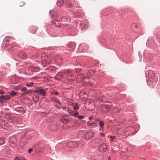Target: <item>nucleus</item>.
<instances>
[{
  "label": "nucleus",
  "mask_w": 160,
  "mask_h": 160,
  "mask_svg": "<svg viewBox=\"0 0 160 160\" xmlns=\"http://www.w3.org/2000/svg\"><path fill=\"white\" fill-rule=\"evenodd\" d=\"M92 118H93V117L92 116H91L89 118V120H92Z\"/></svg>",
  "instance_id": "nucleus-40"
},
{
  "label": "nucleus",
  "mask_w": 160,
  "mask_h": 160,
  "mask_svg": "<svg viewBox=\"0 0 160 160\" xmlns=\"http://www.w3.org/2000/svg\"><path fill=\"white\" fill-rule=\"evenodd\" d=\"M36 69L38 70V68H37Z\"/></svg>",
  "instance_id": "nucleus-47"
},
{
  "label": "nucleus",
  "mask_w": 160,
  "mask_h": 160,
  "mask_svg": "<svg viewBox=\"0 0 160 160\" xmlns=\"http://www.w3.org/2000/svg\"><path fill=\"white\" fill-rule=\"evenodd\" d=\"M37 55L42 59V63L43 64L45 63L46 64H48L51 63L48 56L46 53H42L40 54Z\"/></svg>",
  "instance_id": "nucleus-1"
},
{
  "label": "nucleus",
  "mask_w": 160,
  "mask_h": 160,
  "mask_svg": "<svg viewBox=\"0 0 160 160\" xmlns=\"http://www.w3.org/2000/svg\"><path fill=\"white\" fill-rule=\"evenodd\" d=\"M87 124L89 127L91 128L95 127L97 126V124L93 121H88Z\"/></svg>",
  "instance_id": "nucleus-7"
},
{
  "label": "nucleus",
  "mask_w": 160,
  "mask_h": 160,
  "mask_svg": "<svg viewBox=\"0 0 160 160\" xmlns=\"http://www.w3.org/2000/svg\"><path fill=\"white\" fill-rule=\"evenodd\" d=\"M107 148V146L106 144L103 143L101 144L99 147L98 149L101 152H105Z\"/></svg>",
  "instance_id": "nucleus-4"
},
{
  "label": "nucleus",
  "mask_w": 160,
  "mask_h": 160,
  "mask_svg": "<svg viewBox=\"0 0 160 160\" xmlns=\"http://www.w3.org/2000/svg\"><path fill=\"white\" fill-rule=\"evenodd\" d=\"M33 149L32 148H30L28 150V152L29 153H30L32 151Z\"/></svg>",
  "instance_id": "nucleus-35"
},
{
  "label": "nucleus",
  "mask_w": 160,
  "mask_h": 160,
  "mask_svg": "<svg viewBox=\"0 0 160 160\" xmlns=\"http://www.w3.org/2000/svg\"><path fill=\"white\" fill-rule=\"evenodd\" d=\"M33 83L32 82H27L26 85L27 86L30 87L33 86Z\"/></svg>",
  "instance_id": "nucleus-20"
},
{
  "label": "nucleus",
  "mask_w": 160,
  "mask_h": 160,
  "mask_svg": "<svg viewBox=\"0 0 160 160\" xmlns=\"http://www.w3.org/2000/svg\"><path fill=\"white\" fill-rule=\"evenodd\" d=\"M19 55L23 58H25L27 57V55L23 52H21L19 53Z\"/></svg>",
  "instance_id": "nucleus-14"
},
{
  "label": "nucleus",
  "mask_w": 160,
  "mask_h": 160,
  "mask_svg": "<svg viewBox=\"0 0 160 160\" xmlns=\"http://www.w3.org/2000/svg\"><path fill=\"white\" fill-rule=\"evenodd\" d=\"M78 108L79 107L78 104L76 102H75L73 107V109L75 110H78Z\"/></svg>",
  "instance_id": "nucleus-18"
},
{
  "label": "nucleus",
  "mask_w": 160,
  "mask_h": 160,
  "mask_svg": "<svg viewBox=\"0 0 160 160\" xmlns=\"http://www.w3.org/2000/svg\"><path fill=\"white\" fill-rule=\"evenodd\" d=\"M78 114H79V113L78 112H75V113H71V115H72L75 117H78Z\"/></svg>",
  "instance_id": "nucleus-27"
},
{
  "label": "nucleus",
  "mask_w": 160,
  "mask_h": 160,
  "mask_svg": "<svg viewBox=\"0 0 160 160\" xmlns=\"http://www.w3.org/2000/svg\"><path fill=\"white\" fill-rule=\"evenodd\" d=\"M75 64L76 66H80L79 67H81V64H80L79 62H76L75 63Z\"/></svg>",
  "instance_id": "nucleus-29"
},
{
  "label": "nucleus",
  "mask_w": 160,
  "mask_h": 160,
  "mask_svg": "<svg viewBox=\"0 0 160 160\" xmlns=\"http://www.w3.org/2000/svg\"><path fill=\"white\" fill-rule=\"evenodd\" d=\"M99 125L102 128L104 125V123L102 121H100L99 122Z\"/></svg>",
  "instance_id": "nucleus-23"
},
{
  "label": "nucleus",
  "mask_w": 160,
  "mask_h": 160,
  "mask_svg": "<svg viewBox=\"0 0 160 160\" xmlns=\"http://www.w3.org/2000/svg\"><path fill=\"white\" fill-rule=\"evenodd\" d=\"M62 108L63 109H65L66 108L65 107H62Z\"/></svg>",
  "instance_id": "nucleus-43"
},
{
  "label": "nucleus",
  "mask_w": 160,
  "mask_h": 160,
  "mask_svg": "<svg viewBox=\"0 0 160 160\" xmlns=\"http://www.w3.org/2000/svg\"><path fill=\"white\" fill-rule=\"evenodd\" d=\"M16 94V92L14 91H12L10 92V94L12 96H14Z\"/></svg>",
  "instance_id": "nucleus-26"
},
{
  "label": "nucleus",
  "mask_w": 160,
  "mask_h": 160,
  "mask_svg": "<svg viewBox=\"0 0 160 160\" xmlns=\"http://www.w3.org/2000/svg\"><path fill=\"white\" fill-rule=\"evenodd\" d=\"M75 102H74L73 101H72L70 99L68 100V104L70 105L71 106H73L74 105V103Z\"/></svg>",
  "instance_id": "nucleus-17"
},
{
  "label": "nucleus",
  "mask_w": 160,
  "mask_h": 160,
  "mask_svg": "<svg viewBox=\"0 0 160 160\" xmlns=\"http://www.w3.org/2000/svg\"><path fill=\"white\" fill-rule=\"evenodd\" d=\"M78 118L79 119H82L83 118L84 116L82 115H78Z\"/></svg>",
  "instance_id": "nucleus-33"
},
{
  "label": "nucleus",
  "mask_w": 160,
  "mask_h": 160,
  "mask_svg": "<svg viewBox=\"0 0 160 160\" xmlns=\"http://www.w3.org/2000/svg\"><path fill=\"white\" fill-rule=\"evenodd\" d=\"M54 94L55 95H58V92H54Z\"/></svg>",
  "instance_id": "nucleus-39"
},
{
  "label": "nucleus",
  "mask_w": 160,
  "mask_h": 160,
  "mask_svg": "<svg viewBox=\"0 0 160 160\" xmlns=\"http://www.w3.org/2000/svg\"><path fill=\"white\" fill-rule=\"evenodd\" d=\"M39 98V97L38 95H35V96L33 97V100L35 102H37Z\"/></svg>",
  "instance_id": "nucleus-15"
},
{
  "label": "nucleus",
  "mask_w": 160,
  "mask_h": 160,
  "mask_svg": "<svg viewBox=\"0 0 160 160\" xmlns=\"http://www.w3.org/2000/svg\"><path fill=\"white\" fill-rule=\"evenodd\" d=\"M72 4H70V5H69L68 6L69 7H72Z\"/></svg>",
  "instance_id": "nucleus-42"
},
{
  "label": "nucleus",
  "mask_w": 160,
  "mask_h": 160,
  "mask_svg": "<svg viewBox=\"0 0 160 160\" xmlns=\"http://www.w3.org/2000/svg\"><path fill=\"white\" fill-rule=\"evenodd\" d=\"M16 44L15 43H13V44L12 45V46H16Z\"/></svg>",
  "instance_id": "nucleus-44"
},
{
  "label": "nucleus",
  "mask_w": 160,
  "mask_h": 160,
  "mask_svg": "<svg viewBox=\"0 0 160 160\" xmlns=\"http://www.w3.org/2000/svg\"><path fill=\"white\" fill-rule=\"evenodd\" d=\"M70 72V71L69 70H67L65 72V73L67 75H71V74L70 75H69V73Z\"/></svg>",
  "instance_id": "nucleus-31"
},
{
  "label": "nucleus",
  "mask_w": 160,
  "mask_h": 160,
  "mask_svg": "<svg viewBox=\"0 0 160 160\" xmlns=\"http://www.w3.org/2000/svg\"><path fill=\"white\" fill-rule=\"evenodd\" d=\"M31 92V91H25L22 94V95H26L28 94V93Z\"/></svg>",
  "instance_id": "nucleus-22"
},
{
  "label": "nucleus",
  "mask_w": 160,
  "mask_h": 160,
  "mask_svg": "<svg viewBox=\"0 0 160 160\" xmlns=\"http://www.w3.org/2000/svg\"><path fill=\"white\" fill-rule=\"evenodd\" d=\"M21 160H25V159H23V158H22L21 159Z\"/></svg>",
  "instance_id": "nucleus-45"
},
{
  "label": "nucleus",
  "mask_w": 160,
  "mask_h": 160,
  "mask_svg": "<svg viewBox=\"0 0 160 160\" xmlns=\"http://www.w3.org/2000/svg\"><path fill=\"white\" fill-rule=\"evenodd\" d=\"M18 118L17 117H15L14 116H11L10 118V119L9 120L10 121V122H12L13 123H15L17 121ZM10 122V121H9Z\"/></svg>",
  "instance_id": "nucleus-11"
},
{
  "label": "nucleus",
  "mask_w": 160,
  "mask_h": 160,
  "mask_svg": "<svg viewBox=\"0 0 160 160\" xmlns=\"http://www.w3.org/2000/svg\"><path fill=\"white\" fill-rule=\"evenodd\" d=\"M81 68H80V67H78L75 68L76 71L77 72H79L80 71Z\"/></svg>",
  "instance_id": "nucleus-28"
},
{
  "label": "nucleus",
  "mask_w": 160,
  "mask_h": 160,
  "mask_svg": "<svg viewBox=\"0 0 160 160\" xmlns=\"http://www.w3.org/2000/svg\"><path fill=\"white\" fill-rule=\"evenodd\" d=\"M70 128V126L68 125H64L63 126V128L65 129H68Z\"/></svg>",
  "instance_id": "nucleus-24"
},
{
  "label": "nucleus",
  "mask_w": 160,
  "mask_h": 160,
  "mask_svg": "<svg viewBox=\"0 0 160 160\" xmlns=\"http://www.w3.org/2000/svg\"><path fill=\"white\" fill-rule=\"evenodd\" d=\"M25 5V3L23 2H21L19 3L20 7H22Z\"/></svg>",
  "instance_id": "nucleus-30"
},
{
  "label": "nucleus",
  "mask_w": 160,
  "mask_h": 160,
  "mask_svg": "<svg viewBox=\"0 0 160 160\" xmlns=\"http://www.w3.org/2000/svg\"><path fill=\"white\" fill-rule=\"evenodd\" d=\"M94 132L92 131H90L87 132L84 135L85 138L87 140H88L92 138L94 135Z\"/></svg>",
  "instance_id": "nucleus-3"
},
{
  "label": "nucleus",
  "mask_w": 160,
  "mask_h": 160,
  "mask_svg": "<svg viewBox=\"0 0 160 160\" xmlns=\"http://www.w3.org/2000/svg\"><path fill=\"white\" fill-rule=\"evenodd\" d=\"M61 20L63 22H66L68 21V18L66 16L62 17L61 18Z\"/></svg>",
  "instance_id": "nucleus-19"
},
{
  "label": "nucleus",
  "mask_w": 160,
  "mask_h": 160,
  "mask_svg": "<svg viewBox=\"0 0 160 160\" xmlns=\"http://www.w3.org/2000/svg\"><path fill=\"white\" fill-rule=\"evenodd\" d=\"M51 100L52 102H54L58 103L59 104H61V102L59 101L58 99L54 98H51Z\"/></svg>",
  "instance_id": "nucleus-13"
},
{
  "label": "nucleus",
  "mask_w": 160,
  "mask_h": 160,
  "mask_svg": "<svg viewBox=\"0 0 160 160\" xmlns=\"http://www.w3.org/2000/svg\"><path fill=\"white\" fill-rule=\"evenodd\" d=\"M5 142V140L3 138L0 139V145H2Z\"/></svg>",
  "instance_id": "nucleus-25"
},
{
  "label": "nucleus",
  "mask_w": 160,
  "mask_h": 160,
  "mask_svg": "<svg viewBox=\"0 0 160 160\" xmlns=\"http://www.w3.org/2000/svg\"><path fill=\"white\" fill-rule=\"evenodd\" d=\"M60 121L63 123H67L69 122L70 120L69 119H67L64 118H63L61 119Z\"/></svg>",
  "instance_id": "nucleus-12"
},
{
  "label": "nucleus",
  "mask_w": 160,
  "mask_h": 160,
  "mask_svg": "<svg viewBox=\"0 0 160 160\" xmlns=\"http://www.w3.org/2000/svg\"><path fill=\"white\" fill-rule=\"evenodd\" d=\"M10 98V96L9 95L1 96H0V102L2 103L4 102L5 100L9 99Z\"/></svg>",
  "instance_id": "nucleus-5"
},
{
  "label": "nucleus",
  "mask_w": 160,
  "mask_h": 160,
  "mask_svg": "<svg viewBox=\"0 0 160 160\" xmlns=\"http://www.w3.org/2000/svg\"><path fill=\"white\" fill-rule=\"evenodd\" d=\"M15 110L21 113H24L25 112V111L22 108V107H18L15 109Z\"/></svg>",
  "instance_id": "nucleus-9"
},
{
  "label": "nucleus",
  "mask_w": 160,
  "mask_h": 160,
  "mask_svg": "<svg viewBox=\"0 0 160 160\" xmlns=\"http://www.w3.org/2000/svg\"><path fill=\"white\" fill-rule=\"evenodd\" d=\"M5 93V92L3 91L2 90H0V94H3Z\"/></svg>",
  "instance_id": "nucleus-37"
},
{
  "label": "nucleus",
  "mask_w": 160,
  "mask_h": 160,
  "mask_svg": "<svg viewBox=\"0 0 160 160\" xmlns=\"http://www.w3.org/2000/svg\"><path fill=\"white\" fill-rule=\"evenodd\" d=\"M115 136H110V138L112 139H113L114 138H115Z\"/></svg>",
  "instance_id": "nucleus-41"
},
{
  "label": "nucleus",
  "mask_w": 160,
  "mask_h": 160,
  "mask_svg": "<svg viewBox=\"0 0 160 160\" xmlns=\"http://www.w3.org/2000/svg\"><path fill=\"white\" fill-rule=\"evenodd\" d=\"M58 108L59 109H60V107H58Z\"/></svg>",
  "instance_id": "nucleus-46"
},
{
  "label": "nucleus",
  "mask_w": 160,
  "mask_h": 160,
  "mask_svg": "<svg viewBox=\"0 0 160 160\" xmlns=\"http://www.w3.org/2000/svg\"><path fill=\"white\" fill-rule=\"evenodd\" d=\"M85 78L84 77V75L83 74H79L77 76V80L79 82L82 81L84 82V81Z\"/></svg>",
  "instance_id": "nucleus-6"
},
{
  "label": "nucleus",
  "mask_w": 160,
  "mask_h": 160,
  "mask_svg": "<svg viewBox=\"0 0 160 160\" xmlns=\"http://www.w3.org/2000/svg\"><path fill=\"white\" fill-rule=\"evenodd\" d=\"M104 107L106 109H107L108 110H109V109L110 108V106L109 105H105Z\"/></svg>",
  "instance_id": "nucleus-32"
},
{
  "label": "nucleus",
  "mask_w": 160,
  "mask_h": 160,
  "mask_svg": "<svg viewBox=\"0 0 160 160\" xmlns=\"http://www.w3.org/2000/svg\"><path fill=\"white\" fill-rule=\"evenodd\" d=\"M100 134L101 136L104 137V133H101Z\"/></svg>",
  "instance_id": "nucleus-38"
},
{
  "label": "nucleus",
  "mask_w": 160,
  "mask_h": 160,
  "mask_svg": "<svg viewBox=\"0 0 160 160\" xmlns=\"http://www.w3.org/2000/svg\"><path fill=\"white\" fill-rule=\"evenodd\" d=\"M63 3V0H58L57 2V4L58 6H62Z\"/></svg>",
  "instance_id": "nucleus-16"
},
{
  "label": "nucleus",
  "mask_w": 160,
  "mask_h": 160,
  "mask_svg": "<svg viewBox=\"0 0 160 160\" xmlns=\"http://www.w3.org/2000/svg\"><path fill=\"white\" fill-rule=\"evenodd\" d=\"M26 89L27 88L26 87H24L22 88L21 90L22 91H25L26 90Z\"/></svg>",
  "instance_id": "nucleus-36"
},
{
  "label": "nucleus",
  "mask_w": 160,
  "mask_h": 160,
  "mask_svg": "<svg viewBox=\"0 0 160 160\" xmlns=\"http://www.w3.org/2000/svg\"><path fill=\"white\" fill-rule=\"evenodd\" d=\"M63 73L62 72H59L58 73L55 77L56 79L58 80L61 79L62 77Z\"/></svg>",
  "instance_id": "nucleus-8"
},
{
  "label": "nucleus",
  "mask_w": 160,
  "mask_h": 160,
  "mask_svg": "<svg viewBox=\"0 0 160 160\" xmlns=\"http://www.w3.org/2000/svg\"><path fill=\"white\" fill-rule=\"evenodd\" d=\"M94 74V71L92 70H89L87 74L88 77L87 78H88V77H92Z\"/></svg>",
  "instance_id": "nucleus-10"
},
{
  "label": "nucleus",
  "mask_w": 160,
  "mask_h": 160,
  "mask_svg": "<svg viewBox=\"0 0 160 160\" xmlns=\"http://www.w3.org/2000/svg\"><path fill=\"white\" fill-rule=\"evenodd\" d=\"M34 92L35 93H38L40 95H42V96H45V90L42 88L41 87H38L37 88L34 90Z\"/></svg>",
  "instance_id": "nucleus-2"
},
{
  "label": "nucleus",
  "mask_w": 160,
  "mask_h": 160,
  "mask_svg": "<svg viewBox=\"0 0 160 160\" xmlns=\"http://www.w3.org/2000/svg\"><path fill=\"white\" fill-rule=\"evenodd\" d=\"M22 158L21 157L16 156L13 160H21Z\"/></svg>",
  "instance_id": "nucleus-21"
},
{
  "label": "nucleus",
  "mask_w": 160,
  "mask_h": 160,
  "mask_svg": "<svg viewBox=\"0 0 160 160\" xmlns=\"http://www.w3.org/2000/svg\"><path fill=\"white\" fill-rule=\"evenodd\" d=\"M68 111L69 113L71 115V113H73V111L70 109H68Z\"/></svg>",
  "instance_id": "nucleus-34"
}]
</instances>
